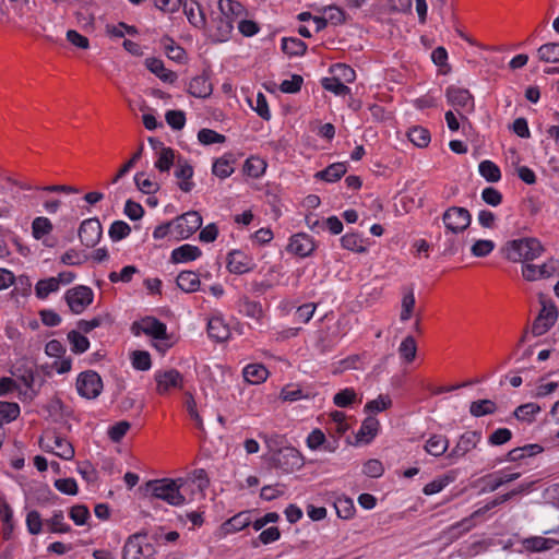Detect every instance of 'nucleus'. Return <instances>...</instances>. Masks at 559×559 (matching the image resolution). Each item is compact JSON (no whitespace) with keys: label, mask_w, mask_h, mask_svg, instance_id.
<instances>
[{"label":"nucleus","mask_w":559,"mask_h":559,"mask_svg":"<svg viewBox=\"0 0 559 559\" xmlns=\"http://www.w3.org/2000/svg\"><path fill=\"white\" fill-rule=\"evenodd\" d=\"M183 484V478L153 479L145 483L144 491L145 495H150L155 499L164 500L171 506H181L186 501L185 496L180 492V488Z\"/></svg>","instance_id":"nucleus-1"},{"label":"nucleus","mask_w":559,"mask_h":559,"mask_svg":"<svg viewBox=\"0 0 559 559\" xmlns=\"http://www.w3.org/2000/svg\"><path fill=\"white\" fill-rule=\"evenodd\" d=\"M544 248L536 238H522L508 241L503 248L504 255L512 262L532 261L540 255Z\"/></svg>","instance_id":"nucleus-2"},{"label":"nucleus","mask_w":559,"mask_h":559,"mask_svg":"<svg viewBox=\"0 0 559 559\" xmlns=\"http://www.w3.org/2000/svg\"><path fill=\"white\" fill-rule=\"evenodd\" d=\"M441 219L448 234L461 235L471 226L472 214L466 207L452 205L442 213Z\"/></svg>","instance_id":"nucleus-3"},{"label":"nucleus","mask_w":559,"mask_h":559,"mask_svg":"<svg viewBox=\"0 0 559 559\" xmlns=\"http://www.w3.org/2000/svg\"><path fill=\"white\" fill-rule=\"evenodd\" d=\"M146 536V532L129 536L122 549V559H154L155 547L145 543Z\"/></svg>","instance_id":"nucleus-4"},{"label":"nucleus","mask_w":559,"mask_h":559,"mask_svg":"<svg viewBox=\"0 0 559 559\" xmlns=\"http://www.w3.org/2000/svg\"><path fill=\"white\" fill-rule=\"evenodd\" d=\"M271 465L284 473H292L304 466L302 454L294 447H285L274 452L270 459Z\"/></svg>","instance_id":"nucleus-5"},{"label":"nucleus","mask_w":559,"mask_h":559,"mask_svg":"<svg viewBox=\"0 0 559 559\" xmlns=\"http://www.w3.org/2000/svg\"><path fill=\"white\" fill-rule=\"evenodd\" d=\"M174 222L176 239H188L202 226V216L197 211H190L178 216Z\"/></svg>","instance_id":"nucleus-6"},{"label":"nucleus","mask_w":559,"mask_h":559,"mask_svg":"<svg viewBox=\"0 0 559 559\" xmlns=\"http://www.w3.org/2000/svg\"><path fill=\"white\" fill-rule=\"evenodd\" d=\"M93 290L84 285L69 289L64 296L70 310L75 314L82 313L93 302Z\"/></svg>","instance_id":"nucleus-7"},{"label":"nucleus","mask_w":559,"mask_h":559,"mask_svg":"<svg viewBox=\"0 0 559 559\" xmlns=\"http://www.w3.org/2000/svg\"><path fill=\"white\" fill-rule=\"evenodd\" d=\"M103 389L100 376L94 370L81 372L76 379L79 394L88 400L97 397Z\"/></svg>","instance_id":"nucleus-8"},{"label":"nucleus","mask_w":559,"mask_h":559,"mask_svg":"<svg viewBox=\"0 0 559 559\" xmlns=\"http://www.w3.org/2000/svg\"><path fill=\"white\" fill-rule=\"evenodd\" d=\"M156 392L166 395L171 390L183 389V376L177 369L159 370L155 373Z\"/></svg>","instance_id":"nucleus-9"},{"label":"nucleus","mask_w":559,"mask_h":559,"mask_svg":"<svg viewBox=\"0 0 559 559\" xmlns=\"http://www.w3.org/2000/svg\"><path fill=\"white\" fill-rule=\"evenodd\" d=\"M102 237V224L98 218L84 219L79 228V238L83 246L95 247Z\"/></svg>","instance_id":"nucleus-10"},{"label":"nucleus","mask_w":559,"mask_h":559,"mask_svg":"<svg viewBox=\"0 0 559 559\" xmlns=\"http://www.w3.org/2000/svg\"><path fill=\"white\" fill-rule=\"evenodd\" d=\"M481 440V432L473 430L466 431L460 436L459 441L455 447L448 454L449 459H461L469 453L472 450L476 449L477 444Z\"/></svg>","instance_id":"nucleus-11"},{"label":"nucleus","mask_w":559,"mask_h":559,"mask_svg":"<svg viewBox=\"0 0 559 559\" xmlns=\"http://www.w3.org/2000/svg\"><path fill=\"white\" fill-rule=\"evenodd\" d=\"M558 318V309L555 305L549 308L543 307L538 316L535 318L532 324V334L534 336L544 335L550 330Z\"/></svg>","instance_id":"nucleus-12"},{"label":"nucleus","mask_w":559,"mask_h":559,"mask_svg":"<svg viewBox=\"0 0 559 559\" xmlns=\"http://www.w3.org/2000/svg\"><path fill=\"white\" fill-rule=\"evenodd\" d=\"M254 266L252 258L240 250H233L227 255V269L234 274H243Z\"/></svg>","instance_id":"nucleus-13"},{"label":"nucleus","mask_w":559,"mask_h":559,"mask_svg":"<svg viewBox=\"0 0 559 559\" xmlns=\"http://www.w3.org/2000/svg\"><path fill=\"white\" fill-rule=\"evenodd\" d=\"M316 248L313 239L305 234L299 233L292 236L290 241L287 246V250L300 258L310 255Z\"/></svg>","instance_id":"nucleus-14"},{"label":"nucleus","mask_w":559,"mask_h":559,"mask_svg":"<svg viewBox=\"0 0 559 559\" xmlns=\"http://www.w3.org/2000/svg\"><path fill=\"white\" fill-rule=\"evenodd\" d=\"M447 98L454 107H461L467 111L474 108V98L468 90L450 86L447 90Z\"/></svg>","instance_id":"nucleus-15"},{"label":"nucleus","mask_w":559,"mask_h":559,"mask_svg":"<svg viewBox=\"0 0 559 559\" xmlns=\"http://www.w3.org/2000/svg\"><path fill=\"white\" fill-rule=\"evenodd\" d=\"M183 13L194 27L200 29L206 25L205 14L197 0H186L182 4Z\"/></svg>","instance_id":"nucleus-16"},{"label":"nucleus","mask_w":559,"mask_h":559,"mask_svg":"<svg viewBox=\"0 0 559 559\" xmlns=\"http://www.w3.org/2000/svg\"><path fill=\"white\" fill-rule=\"evenodd\" d=\"M213 86L206 72L202 75L193 78L189 84L188 92L190 95L199 98H206L212 94Z\"/></svg>","instance_id":"nucleus-17"},{"label":"nucleus","mask_w":559,"mask_h":559,"mask_svg":"<svg viewBox=\"0 0 559 559\" xmlns=\"http://www.w3.org/2000/svg\"><path fill=\"white\" fill-rule=\"evenodd\" d=\"M146 68L158 76L163 82L175 83L177 80L176 72L165 68L164 62L157 58H147L145 60Z\"/></svg>","instance_id":"nucleus-18"},{"label":"nucleus","mask_w":559,"mask_h":559,"mask_svg":"<svg viewBox=\"0 0 559 559\" xmlns=\"http://www.w3.org/2000/svg\"><path fill=\"white\" fill-rule=\"evenodd\" d=\"M201 254L202 252L199 247L187 243L174 249L170 259L173 263H182L194 261Z\"/></svg>","instance_id":"nucleus-19"},{"label":"nucleus","mask_w":559,"mask_h":559,"mask_svg":"<svg viewBox=\"0 0 559 559\" xmlns=\"http://www.w3.org/2000/svg\"><path fill=\"white\" fill-rule=\"evenodd\" d=\"M251 524L250 511H242L222 524L225 534L239 532Z\"/></svg>","instance_id":"nucleus-20"},{"label":"nucleus","mask_w":559,"mask_h":559,"mask_svg":"<svg viewBox=\"0 0 559 559\" xmlns=\"http://www.w3.org/2000/svg\"><path fill=\"white\" fill-rule=\"evenodd\" d=\"M207 334L216 342H224L230 335L229 326L223 321L222 318L214 317L209 320Z\"/></svg>","instance_id":"nucleus-21"},{"label":"nucleus","mask_w":559,"mask_h":559,"mask_svg":"<svg viewBox=\"0 0 559 559\" xmlns=\"http://www.w3.org/2000/svg\"><path fill=\"white\" fill-rule=\"evenodd\" d=\"M379 420L372 416H368L361 424L360 429L356 433V441L369 443L378 433Z\"/></svg>","instance_id":"nucleus-22"},{"label":"nucleus","mask_w":559,"mask_h":559,"mask_svg":"<svg viewBox=\"0 0 559 559\" xmlns=\"http://www.w3.org/2000/svg\"><path fill=\"white\" fill-rule=\"evenodd\" d=\"M176 284L185 293H194L200 288L201 282L198 273L193 271H182L178 274Z\"/></svg>","instance_id":"nucleus-23"},{"label":"nucleus","mask_w":559,"mask_h":559,"mask_svg":"<svg viewBox=\"0 0 559 559\" xmlns=\"http://www.w3.org/2000/svg\"><path fill=\"white\" fill-rule=\"evenodd\" d=\"M143 324L142 330L146 335H150L155 340H166L168 337L166 324L158 319L147 317L143 320Z\"/></svg>","instance_id":"nucleus-24"},{"label":"nucleus","mask_w":559,"mask_h":559,"mask_svg":"<svg viewBox=\"0 0 559 559\" xmlns=\"http://www.w3.org/2000/svg\"><path fill=\"white\" fill-rule=\"evenodd\" d=\"M346 171V163H334L329 165L325 169L318 171L314 177L326 182H335L340 180Z\"/></svg>","instance_id":"nucleus-25"},{"label":"nucleus","mask_w":559,"mask_h":559,"mask_svg":"<svg viewBox=\"0 0 559 559\" xmlns=\"http://www.w3.org/2000/svg\"><path fill=\"white\" fill-rule=\"evenodd\" d=\"M523 547L525 550L531 552H540L545 550L551 549L554 546L558 544V540L552 538H545L540 536H533L525 538L523 542Z\"/></svg>","instance_id":"nucleus-26"},{"label":"nucleus","mask_w":559,"mask_h":559,"mask_svg":"<svg viewBox=\"0 0 559 559\" xmlns=\"http://www.w3.org/2000/svg\"><path fill=\"white\" fill-rule=\"evenodd\" d=\"M449 447V439L443 435H432L425 444V451L433 456L443 455Z\"/></svg>","instance_id":"nucleus-27"},{"label":"nucleus","mask_w":559,"mask_h":559,"mask_svg":"<svg viewBox=\"0 0 559 559\" xmlns=\"http://www.w3.org/2000/svg\"><path fill=\"white\" fill-rule=\"evenodd\" d=\"M269 370L260 364L248 365L243 369V378L251 384H259L267 379Z\"/></svg>","instance_id":"nucleus-28"},{"label":"nucleus","mask_w":559,"mask_h":559,"mask_svg":"<svg viewBox=\"0 0 559 559\" xmlns=\"http://www.w3.org/2000/svg\"><path fill=\"white\" fill-rule=\"evenodd\" d=\"M218 9L221 11V14H223L226 17H229L235 21V19L240 17L246 14L245 7L235 0H219L218 1Z\"/></svg>","instance_id":"nucleus-29"},{"label":"nucleus","mask_w":559,"mask_h":559,"mask_svg":"<svg viewBox=\"0 0 559 559\" xmlns=\"http://www.w3.org/2000/svg\"><path fill=\"white\" fill-rule=\"evenodd\" d=\"M175 176L177 178L181 179V181L179 182V188L183 192H190L192 187H193V182L190 181V179L193 176V168H192V166L190 164H188L187 162L181 163L179 160L178 162V169L175 171Z\"/></svg>","instance_id":"nucleus-30"},{"label":"nucleus","mask_w":559,"mask_h":559,"mask_svg":"<svg viewBox=\"0 0 559 559\" xmlns=\"http://www.w3.org/2000/svg\"><path fill=\"white\" fill-rule=\"evenodd\" d=\"M540 409L538 404L531 402L518 406L513 412V416L520 421L532 424L535 420V415L538 414Z\"/></svg>","instance_id":"nucleus-31"},{"label":"nucleus","mask_w":559,"mask_h":559,"mask_svg":"<svg viewBox=\"0 0 559 559\" xmlns=\"http://www.w3.org/2000/svg\"><path fill=\"white\" fill-rule=\"evenodd\" d=\"M415 304H416V300H415L413 287L404 288V294H403L402 305H401L402 310L400 313V320L402 322H406L412 318V316L414 313V309H415Z\"/></svg>","instance_id":"nucleus-32"},{"label":"nucleus","mask_w":559,"mask_h":559,"mask_svg":"<svg viewBox=\"0 0 559 559\" xmlns=\"http://www.w3.org/2000/svg\"><path fill=\"white\" fill-rule=\"evenodd\" d=\"M282 50L289 57L302 56L307 51V44L299 38L284 37L282 39Z\"/></svg>","instance_id":"nucleus-33"},{"label":"nucleus","mask_w":559,"mask_h":559,"mask_svg":"<svg viewBox=\"0 0 559 559\" xmlns=\"http://www.w3.org/2000/svg\"><path fill=\"white\" fill-rule=\"evenodd\" d=\"M455 236L456 235L448 234L447 230L437 236L435 246L438 248L441 255H452L456 252Z\"/></svg>","instance_id":"nucleus-34"},{"label":"nucleus","mask_w":559,"mask_h":559,"mask_svg":"<svg viewBox=\"0 0 559 559\" xmlns=\"http://www.w3.org/2000/svg\"><path fill=\"white\" fill-rule=\"evenodd\" d=\"M50 533L64 534L71 532V526L64 522V514L61 510L56 511L53 515L45 521Z\"/></svg>","instance_id":"nucleus-35"},{"label":"nucleus","mask_w":559,"mask_h":559,"mask_svg":"<svg viewBox=\"0 0 559 559\" xmlns=\"http://www.w3.org/2000/svg\"><path fill=\"white\" fill-rule=\"evenodd\" d=\"M231 154H228L214 162L212 171L215 176L221 179H225L234 173V167L231 165L234 160L231 159Z\"/></svg>","instance_id":"nucleus-36"},{"label":"nucleus","mask_w":559,"mask_h":559,"mask_svg":"<svg viewBox=\"0 0 559 559\" xmlns=\"http://www.w3.org/2000/svg\"><path fill=\"white\" fill-rule=\"evenodd\" d=\"M51 439L53 441V448L58 449V451L55 452L56 455L63 460L73 459L75 453L74 448L67 439L56 433L51 436Z\"/></svg>","instance_id":"nucleus-37"},{"label":"nucleus","mask_w":559,"mask_h":559,"mask_svg":"<svg viewBox=\"0 0 559 559\" xmlns=\"http://www.w3.org/2000/svg\"><path fill=\"white\" fill-rule=\"evenodd\" d=\"M407 136L409 141L418 147H427L430 143V132L428 129L416 126L408 130Z\"/></svg>","instance_id":"nucleus-38"},{"label":"nucleus","mask_w":559,"mask_h":559,"mask_svg":"<svg viewBox=\"0 0 559 559\" xmlns=\"http://www.w3.org/2000/svg\"><path fill=\"white\" fill-rule=\"evenodd\" d=\"M342 247L346 250L365 253L367 248L364 246V239L357 233H348L341 238Z\"/></svg>","instance_id":"nucleus-39"},{"label":"nucleus","mask_w":559,"mask_h":559,"mask_svg":"<svg viewBox=\"0 0 559 559\" xmlns=\"http://www.w3.org/2000/svg\"><path fill=\"white\" fill-rule=\"evenodd\" d=\"M497 411V405L491 400H478L471 403L469 413L474 417H481L485 415H491Z\"/></svg>","instance_id":"nucleus-40"},{"label":"nucleus","mask_w":559,"mask_h":559,"mask_svg":"<svg viewBox=\"0 0 559 559\" xmlns=\"http://www.w3.org/2000/svg\"><path fill=\"white\" fill-rule=\"evenodd\" d=\"M266 163L260 157L251 156L243 165V171L246 175L252 178H259L265 171Z\"/></svg>","instance_id":"nucleus-41"},{"label":"nucleus","mask_w":559,"mask_h":559,"mask_svg":"<svg viewBox=\"0 0 559 559\" xmlns=\"http://www.w3.org/2000/svg\"><path fill=\"white\" fill-rule=\"evenodd\" d=\"M68 341L70 342L71 350L74 354H82L90 347L88 338L76 330H72L68 333Z\"/></svg>","instance_id":"nucleus-42"},{"label":"nucleus","mask_w":559,"mask_h":559,"mask_svg":"<svg viewBox=\"0 0 559 559\" xmlns=\"http://www.w3.org/2000/svg\"><path fill=\"white\" fill-rule=\"evenodd\" d=\"M175 162V151L171 147L162 146L155 167L162 171H169Z\"/></svg>","instance_id":"nucleus-43"},{"label":"nucleus","mask_w":559,"mask_h":559,"mask_svg":"<svg viewBox=\"0 0 559 559\" xmlns=\"http://www.w3.org/2000/svg\"><path fill=\"white\" fill-rule=\"evenodd\" d=\"M478 170L488 182H498L501 178L500 168L491 160H483Z\"/></svg>","instance_id":"nucleus-44"},{"label":"nucleus","mask_w":559,"mask_h":559,"mask_svg":"<svg viewBox=\"0 0 559 559\" xmlns=\"http://www.w3.org/2000/svg\"><path fill=\"white\" fill-rule=\"evenodd\" d=\"M53 229L51 222L47 217H36L32 223V235L39 240L44 236L49 235Z\"/></svg>","instance_id":"nucleus-45"},{"label":"nucleus","mask_w":559,"mask_h":559,"mask_svg":"<svg viewBox=\"0 0 559 559\" xmlns=\"http://www.w3.org/2000/svg\"><path fill=\"white\" fill-rule=\"evenodd\" d=\"M538 58L545 62H559V43H548L537 49Z\"/></svg>","instance_id":"nucleus-46"},{"label":"nucleus","mask_w":559,"mask_h":559,"mask_svg":"<svg viewBox=\"0 0 559 559\" xmlns=\"http://www.w3.org/2000/svg\"><path fill=\"white\" fill-rule=\"evenodd\" d=\"M58 289V282L55 280V277L40 280L35 285V294L39 299L47 298L49 294L55 293Z\"/></svg>","instance_id":"nucleus-47"},{"label":"nucleus","mask_w":559,"mask_h":559,"mask_svg":"<svg viewBox=\"0 0 559 559\" xmlns=\"http://www.w3.org/2000/svg\"><path fill=\"white\" fill-rule=\"evenodd\" d=\"M163 43L167 57L169 59L178 62H182L186 59L185 49L176 45L173 38H170L169 36H164Z\"/></svg>","instance_id":"nucleus-48"},{"label":"nucleus","mask_w":559,"mask_h":559,"mask_svg":"<svg viewBox=\"0 0 559 559\" xmlns=\"http://www.w3.org/2000/svg\"><path fill=\"white\" fill-rule=\"evenodd\" d=\"M322 86L324 90L334 93L335 95L345 96L350 93V88L342 83L340 78H324L322 80Z\"/></svg>","instance_id":"nucleus-49"},{"label":"nucleus","mask_w":559,"mask_h":559,"mask_svg":"<svg viewBox=\"0 0 559 559\" xmlns=\"http://www.w3.org/2000/svg\"><path fill=\"white\" fill-rule=\"evenodd\" d=\"M399 353L401 357H403L407 362H412L415 359L417 353V344L412 335L406 336L402 341Z\"/></svg>","instance_id":"nucleus-50"},{"label":"nucleus","mask_w":559,"mask_h":559,"mask_svg":"<svg viewBox=\"0 0 559 559\" xmlns=\"http://www.w3.org/2000/svg\"><path fill=\"white\" fill-rule=\"evenodd\" d=\"M134 182L136 188L145 194H153L159 190V185L145 177V173L135 174Z\"/></svg>","instance_id":"nucleus-51"},{"label":"nucleus","mask_w":559,"mask_h":559,"mask_svg":"<svg viewBox=\"0 0 559 559\" xmlns=\"http://www.w3.org/2000/svg\"><path fill=\"white\" fill-rule=\"evenodd\" d=\"M143 144H140L138 150L132 154L131 158L126 162L117 171L115 177L112 178V183H116L119 179H121L123 176H126L131 168L134 167L135 163L141 159L143 154Z\"/></svg>","instance_id":"nucleus-52"},{"label":"nucleus","mask_w":559,"mask_h":559,"mask_svg":"<svg viewBox=\"0 0 559 559\" xmlns=\"http://www.w3.org/2000/svg\"><path fill=\"white\" fill-rule=\"evenodd\" d=\"M131 233V227L123 221H115L109 227V237L114 241L122 240Z\"/></svg>","instance_id":"nucleus-53"},{"label":"nucleus","mask_w":559,"mask_h":559,"mask_svg":"<svg viewBox=\"0 0 559 559\" xmlns=\"http://www.w3.org/2000/svg\"><path fill=\"white\" fill-rule=\"evenodd\" d=\"M132 366L136 370L146 371L152 366L151 355L145 350H134L131 355Z\"/></svg>","instance_id":"nucleus-54"},{"label":"nucleus","mask_w":559,"mask_h":559,"mask_svg":"<svg viewBox=\"0 0 559 559\" xmlns=\"http://www.w3.org/2000/svg\"><path fill=\"white\" fill-rule=\"evenodd\" d=\"M198 140L203 145H211L214 143H224L226 138L212 129L204 128L198 132Z\"/></svg>","instance_id":"nucleus-55"},{"label":"nucleus","mask_w":559,"mask_h":559,"mask_svg":"<svg viewBox=\"0 0 559 559\" xmlns=\"http://www.w3.org/2000/svg\"><path fill=\"white\" fill-rule=\"evenodd\" d=\"M105 322L109 324L111 323V318L109 314L98 316L93 318L92 320H80L78 322V328L83 333H90L92 330L100 326Z\"/></svg>","instance_id":"nucleus-56"},{"label":"nucleus","mask_w":559,"mask_h":559,"mask_svg":"<svg viewBox=\"0 0 559 559\" xmlns=\"http://www.w3.org/2000/svg\"><path fill=\"white\" fill-rule=\"evenodd\" d=\"M70 519L76 524V525H84L86 524L87 520L91 516L90 510L85 504H75L70 509L69 512Z\"/></svg>","instance_id":"nucleus-57"},{"label":"nucleus","mask_w":559,"mask_h":559,"mask_svg":"<svg viewBox=\"0 0 559 559\" xmlns=\"http://www.w3.org/2000/svg\"><path fill=\"white\" fill-rule=\"evenodd\" d=\"M392 406V400L389 395H379L376 400L369 401L365 405L366 412H382Z\"/></svg>","instance_id":"nucleus-58"},{"label":"nucleus","mask_w":559,"mask_h":559,"mask_svg":"<svg viewBox=\"0 0 559 559\" xmlns=\"http://www.w3.org/2000/svg\"><path fill=\"white\" fill-rule=\"evenodd\" d=\"M139 272L138 267L134 265L124 266L120 273L110 272L108 278L111 283L123 282L129 283L132 280V276Z\"/></svg>","instance_id":"nucleus-59"},{"label":"nucleus","mask_w":559,"mask_h":559,"mask_svg":"<svg viewBox=\"0 0 559 559\" xmlns=\"http://www.w3.org/2000/svg\"><path fill=\"white\" fill-rule=\"evenodd\" d=\"M356 396L353 389H344L334 395L333 403L338 407H347L355 402Z\"/></svg>","instance_id":"nucleus-60"},{"label":"nucleus","mask_w":559,"mask_h":559,"mask_svg":"<svg viewBox=\"0 0 559 559\" xmlns=\"http://www.w3.org/2000/svg\"><path fill=\"white\" fill-rule=\"evenodd\" d=\"M453 480L452 476L444 475L440 478H437L430 483H428L424 489L423 492L427 496L440 492L448 484H450Z\"/></svg>","instance_id":"nucleus-61"},{"label":"nucleus","mask_w":559,"mask_h":559,"mask_svg":"<svg viewBox=\"0 0 559 559\" xmlns=\"http://www.w3.org/2000/svg\"><path fill=\"white\" fill-rule=\"evenodd\" d=\"M165 119L174 130H181L186 123V114L182 110H168Z\"/></svg>","instance_id":"nucleus-62"},{"label":"nucleus","mask_w":559,"mask_h":559,"mask_svg":"<svg viewBox=\"0 0 559 559\" xmlns=\"http://www.w3.org/2000/svg\"><path fill=\"white\" fill-rule=\"evenodd\" d=\"M493 249V241L480 239L475 241V243L471 248V252L475 257L484 258L487 257Z\"/></svg>","instance_id":"nucleus-63"},{"label":"nucleus","mask_w":559,"mask_h":559,"mask_svg":"<svg viewBox=\"0 0 559 559\" xmlns=\"http://www.w3.org/2000/svg\"><path fill=\"white\" fill-rule=\"evenodd\" d=\"M131 425L127 420H121L114 426H111L108 430V437L114 442H119L126 436Z\"/></svg>","instance_id":"nucleus-64"}]
</instances>
